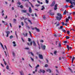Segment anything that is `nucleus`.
I'll list each match as a JSON object with an SVG mask.
<instances>
[{"label":"nucleus","instance_id":"obj_37","mask_svg":"<svg viewBox=\"0 0 75 75\" xmlns=\"http://www.w3.org/2000/svg\"><path fill=\"white\" fill-rule=\"evenodd\" d=\"M66 39H69V37L68 36H67L66 37Z\"/></svg>","mask_w":75,"mask_h":75},{"label":"nucleus","instance_id":"obj_51","mask_svg":"<svg viewBox=\"0 0 75 75\" xmlns=\"http://www.w3.org/2000/svg\"><path fill=\"white\" fill-rule=\"evenodd\" d=\"M64 44H67V41H65L64 42Z\"/></svg>","mask_w":75,"mask_h":75},{"label":"nucleus","instance_id":"obj_47","mask_svg":"<svg viewBox=\"0 0 75 75\" xmlns=\"http://www.w3.org/2000/svg\"><path fill=\"white\" fill-rule=\"evenodd\" d=\"M69 31L68 30L67 32V34H69Z\"/></svg>","mask_w":75,"mask_h":75},{"label":"nucleus","instance_id":"obj_28","mask_svg":"<svg viewBox=\"0 0 75 75\" xmlns=\"http://www.w3.org/2000/svg\"><path fill=\"white\" fill-rule=\"evenodd\" d=\"M6 69H9V66L8 65H7L6 67Z\"/></svg>","mask_w":75,"mask_h":75},{"label":"nucleus","instance_id":"obj_40","mask_svg":"<svg viewBox=\"0 0 75 75\" xmlns=\"http://www.w3.org/2000/svg\"><path fill=\"white\" fill-rule=\"evenodd\" d=\"M30 58L32 61H34V59H33V58H32V57H30Z\"/></svg>","mask_w":75,"mask_h":75},{"label":"nucleus","instance_id":"obj_27","mask_svg":"<svg viewBox=\"0 0 75 75\" xmlns=\"http://www.w3.org/2000/svg\"><path fill=\"white\" fill-rule=\"evenodd\" d=\"M63 28V26H61L60 27V28H59V29H62Z\"/></svg>","mask_w":75,"mask_h":75},{"label":"nucleus","instance_id":"obj_43","mask_svg":"<svg viewBox=\"0 0 75 75\" xmlns=\"http://www.w3.org/2000/svg\"><path fill=\"white\" fill-rule=\"evenodd\" d=\"M59 47H61V44L60 43H59Z\"/></svg>","mask_w":75,"mask_h":75},{"label":"nucleus","instance_id":"obj_38","mask_svg":"<svg viewBox=\"0 0 75 75\" xmlns=\"http://www.w3.org/2000/svg\"><path fill=\"white\" fill-rule=\"evenodd\" d=\"M74 59H75V57H73V58L72 59V61H74Z\"/></svg>","mask_w":75,"mask_h":75},{"label":"nucleus","instance_id":"obj_16","mask_svg":"<svg viewBox=\"0 0 75 75\" xmlns=\"http://www.w3.org/2000/svg\"><path fill=\"white\" fill-rule=\"evenodd\" d=\"M40 67V65L39 64H38L36 67H35V69H38V67Z\"/></svg>","mask_w":75,"mask_h":75},{"label":"nucleus","instance_id":"obj_26","mask_svg":"<svg viewBox=\"0 0 75 75\" xmlns=\"http://www.w3.org/2000/svg\"><path fill=\"white\" fill-rule=\"evenodd\" d=\"M59 42V40H58L56 42V45H58V43Z\"/></svg>","mask_w":75,"mask_h":75},{"label":"nucleus","instance_id":"obj_44","mask_svg":"<svg viewBox=\"0 0 75 75\" xmlns=\"http://www.w3.org/2000/svg\"><path fill=\"white\" fill-rule=\"evenodd\" d=\"M12 54L13 56H15V53L14 52H13Z\"/></svg>","mask_w":75,"mask_h":75},{"label":"nucleus","instance_id":"obj_36","mask_svg":"<svg viewBox=\"0 0 75 75\" xmlns=\"http://www.w3.org/2000/svg\"><path fill=\"white\" fill-rule=\"evenodd\" d=\"M68 21H69V19H67L66 20V23H67V22H68Z\"/></svg>","mask_w":75,"mask_h":75},{"label":"nucleus","instance_id":"obj_19","mask_svg":"<svg viewBox=\"0 0 75 75\" xmlns=\"http://www.w3.org/2000/svg\"><path fill=\"white\" fill-rule=\"evenodd\" d=\"M0 45H1L2 48H3V50H4V47H3V45H2V44L1 43V42H0Z\"/></svg>","mask_w":75,"mask_h":75},{"label":"nucleus","instance_id":"obj_1","mask_svg":"<svg viewBox=\"0 0 75 75\" xmlns=\"http://www.w3.org/2000/svg\"><path fill=\"white\" fill-rule=\"evenodd\" d=\"M66 2L67 3H70L71 5V6H69V7L70 8H73V7H74V6L73 5V4L75 6V3L74 2H72V1L71 0H66Z\"/></svg>","mask_w":75,"mask_h":75},{"label":"nucleus","instance_id":"obj_61","mask_svg":"<svg viewBox=\"0 0 75 75\" xmlns=\"http://www.w3.org/2000/svg\"><path fill=\"white\" fill-rule=\"evenodd\" d=\"M59 24L58 23L57 24V25L56 26L58 27V26H59Z\"/></svg>","mask_w":75,"mask_h":75},{"label":"nucleus","instance_id":"obj_55","mask_svg":"<svg viewBox=\"0 0 75 75\" xmlns=\"http://www.w3.org/2000/svg\"><path fill=\"white\" fill-rule=\"evenodd\" d=\"M57 6H58V5L56 4H55V5L54 7H57Z\"/></svg>","mask_w":75,"mask_h":75},{"label":"nucleus","instance_id":"obj_3","mask_svg":"<svg viewBox=\"0 0 75 75\" xmlns=\"http://www.w3.org/2000/svg\"><path fill=\"white\" fill-rule=\"evenodd\" d=\"M40 45L41 46V47H42V49L43 50H45V47L46 46L45 45H44L43 46L42 45V44H41Z\"/></svg>","mask_w":75,"mask_h":75},{"label":"nucleus","instance_id":"obj_24","mask_svg":"<svg viewBox=\"0 0 75 75\" xmlns=\"http://www.w3.org/2000/svg\"><path fill=\"white\" fill-rule=\"evenodd\" d=\"M37 42L38 43V45L39 46V49H40V44H39V43H38V41H37Z\"/></svg>","mask_w":75,"mask_h":75},{"label":"nucleus","instance_id":"obj_2","mask_svg":"<svg viewBox=\"0 0 75 75\" xmlns=\"http://www.w3.org/2000/svg\"><path fill=\"white\" fill-rule=\"evenodd\" d=\"M57 16H56V18L57 20H58L59 21H60L62 17V15L60 13H58L57 14Z\"/></svg>","mask_w":75,"mask_h":75},{"label":"nucleus","instance_id":"obj_56","mask_svg":"<svg viewBox=\"0 0 75 75\" xmlns=\"http://www.w3.org/2000/svg\"><path fill=\"white\" fill-rule=\"evenodd\" d=\"M43 18L44 20H45V19H46V18L45 16H43Z\"/></svg>","mask_w":75,"mask_h":75},{"label":"nucleus","instance_id":"obj_59","mask_svg":"<svg viewBox=\"0 0 75 75\" xmlns=\"http://www.w3.org/2000/svg\"><path fill=\"white\" fill-rule=\"evenodd\" d=\"M26 6L27 7H28V4H25Z\"/></svg>","mask_w":75,"mask_h":75},{"label":"nucleus","instance_id":"obj_58","mask_svg":"<svg viewBox=\"0 0 75 75\" xmlns=\"http://www.w3.org/2000/svg\"><path fill=\"white\" fill-rule=\"evenodd\" d=\"M4 18L5 19H6V18H7V15L6 16V17H5Z\"/></svg>","mask_w":75,"mask_h":75},{"label":"nucleus","instance_id":"obj_14","mask_svg":"<svg viewBox=\"0 0 75 75\" xmlns=\"http://www.w3.org/2000/svg\"><path fill=\"white\" fill-rule=\"evenodd\" d=\"M28 54H31L33 56H34V54H33V53L32 52H28Z\"/></svg>","mask_w":75,"mask_h":75},{"label":"nucleus","instance_id":"obj_32","mask_svg":"<svg viewBox=\"0 0 75 75\" xmlns=\"http://www.w3.org/2000/svg\"><path fill=\"white\" fill-rule=\"evenodd\" d=\"M62 30L63 32H64V33H66V30H65L64 29H63Z\"/></svg>","mask_w":75,"mask_h":75},{"label":"nucleus","instance_id":"obj_42","mask_svg":"<svg viewBox=\"0 0 75 75\" xmlns=\"http://www.w3.org/2000/svg\"><path fill=\"white\" fill-rule=\"evenodd\" d=\"M45 67H48V65L47 64H45Z\"/></svg>","mask_w":75,"mask_h":75},{"label":"nucleus","instance_id":"obj_45","mask_svg":"<svg viewBox=\"0 0 75 75\" xmlns=\"http://www.w3.org/2000/svg\"><path fill=\"white\" fill-rule=\"evenodd\" d=\"M57 7H55L54 8V10H57Z\"/></svg>","mask_w":75,"mask_h":75},{"label":"nucleus","instance_id":"obj_10","mask_svg":"<svg viewBox=\"0 0 75 75\" xmlns=\"http://www.w3.org/2000/svg\"><path fill=\"white\" fill-rule=\"evenodd\" d=\"M33 42L34 46H35V47H36L37 45H36V43H35V41H34V40H33Z\"/></svg>","mask_w":75,"mask_h":75},{"label":"nucleus","instance_id":"obj_34","mask_svg":"<svg viewBox=\"0 0 75 75\" xmlns=\"http://www.w3.org/2000/svg\"><path fill=\"white\" fill-rule=\"evenodd\" d=\"M35 6H36V7H38V6H40V5L37 4L35 5Z\"/></svg>","mask_w":75,"mask_h":75},{"label":"nucleus","instance_id":"obj_63","mask_svg":"<svg viewBox=\"0 0 75 75\" xmlns=\"http://www.w3.org/2000/svg\"><path fill=\"white\" fill-rule=\"evenodd\" d=\"M54 37H57V35H56V34H54Z\"/></svg>","mask_w":75,"mask_h":75},{"label":"nucleus","instance_id":"obj_7","mask_svg":"<svg viewBox=\"0 0 75 75\" xmlns=\"http://www.w3.org/2000/svg\"><path fill=\"white\" fill-rule=\"evenodd\" d=\"M29 12L30 13H32V9H31V8L30 7L29 9Z\"/></svg>","mask_w":75,"mask_h":75},{"label":"nucleus","instance_id":"obj_53","mask_svg":"<svg viewBox=\"0 0 75 75\" xmlns=\"http://www.w3.org/2000/svg\"><path fill=\"white\" fill-rule=\"evenodd\" d=\"M69 7V6H68V5H66L65 6V7L66 8H67V7Z\"/></svg>","mask_w":75,"mask_h":75},{"label":"nucleus","instance_id":"obj_64","mask_svg":"<svg viewBox=\"0 0 75 75\" xmlns=\"http://www.w3.org/2000/svg\"><path fill=\"white\" fill-rule=\"evenodd\" d=\"M13 47H16V44H14L13 45Z\"/></svg>","mask_w":75,"mask_h":75},{"label":"nucleus","instance_id":"obj_48","mask_svg":"<svg viewBox=\"0 0 75 75\" xmlns=\"http://www.w3.org/2000/svg\"><path fill=\"white\" fill-rule=\"evenodd\" d=\"M18 4H19V5H20V4H21V3L20 2H18Z\"/></svg>","mask_w":75,"mask_h":75},{"label":"nucleus","instance_id":"obj_33","mask_svg":"<svg viewBox=\"0 0 75 75\" xmlns=\"http://www.w3.org/2000/svg\"><path fill=\"white\" fill-rule=\"evenodd\" d=\"M45 1H46V3H47V4H48V2H49L47 0H46Z\"/></svg>","mask_w":75,"mask_h":75},{"label":"nucleus","instance_id":"obj_6","mask_svg":"<svg viewBox=\"0 0 75 75\" xmlns=\"http://www.w3.org/2000/svg\"><path fill=\"white\" fill-rule=\"evenodd\" d=\"M39 57L40 59H43V56H42V55L39 54Z\"/></svg>","mask_w":75,"mask_h":75},{"label":"nucleus","instance_id":"obj_13","mask_svg":"<svg viewBox=\"0 0 75 75\" xmlns=\"http://www.w3.org/2000/svg\"><path fill=\"white\" fill-rule=\"evenodd\" d=\"M67 14V11L66 10H65L64 11L63 13V15H65Z\"/></svg>","mask_w":75,"mask_h":75},{"label":"nucleus","instance_id":"obj_31","mask_svg":"<svg viewBox=\"0 0 75 75\" xmlns=\"http://www.w3.org/2000/svg\"><path fill=\"white\" fill-rule=\"evenodd\" d=\"M13 21H14L13 23H16V19H14Z\"/></svg>","mask_w":75,"mask_h":75},{"label":"nucleus","instance_id":"obj_54","mask_svg":"<svg viewBox=\"0 0 75 75\" xmlns=\"http://www.w3.org/2000/svg\"><path fill=\"white\" fill-rule=\"evenodd\" d=\"M26 50H29V48L28 47H26L25 48Z\"/></svg>","mask_w":75,"mask_h":75},{"label":"nucleus","instance_id":"obj_18","mask_svg":"<svg viewBox=\"0 0 75 75\" xmlns=\"http://www.w3.org/2000/svg\"><path fill=\"white\" fill-rule=\"evenodd\" d=\"M22 12H23V13H26L27 12V11L25 10H22L21 11Z\"/></svg>","mask_w":75,"mask_h":75},{"label":"nucleus","instance_id":"obj_35","mask_svg":"<svg viewBox=\"0 0 75 75\" xmlns=\"http://www.w3.org/2000/svg\"><path fill=\"white\" fill-rule=\"evenodd\" d=\"M57 51L56 50L54 52V54H57Z\"/></svg>","mask_w":75,"mask_h":75},{"label":"nucleus","instance_id":"obj_49","mask_svg":"<svg viewBox=\"0 0 75 75\" xmlns=\"http://www.w3.org/2000/svg\"><path fill=\"white\" fill-rule=\"evenodd\" d=\"M69 70H70V71H71V72H72V71L71 69H70V68H69Z\"/></svg>","mask_w":75,"mask_h":75},{"label":"nucleus","instance_id":"obj_52","mask_svg":"<svg viewBox=\"0 0 75 75\" xmlns=\"http://www.w3.org/2000/svg\"><path fill=\"white\" fill-rule=\"evenodd\" d=\"M21 25L22 26H23V25H24V23H23V22H21Z\"/></svg>","mask_w":75,"mask_h":75},{"label":"nucleus","instance_id":"obj_8","mask_svg":"<svg viewBox=\"0 0 75 75\" xmlns=\"http://www.w3.org/2000/svg\"><path fill=\"white\" fill-rule=\"evenodd\" d=\"M2 23H4V24L5 25H8L7 24V22H5L3 21H2Z\"/></svg>","mask_w":75,"mask_h":75},{"label":"nucleus","instance_id":"obj_60","mask_svg":"<svg viewBox=\"0 0 75 75\" xmlns=\"http://www.w3.org/2000/svg\"><path fill=\"white\" fill-rule=\"evenodd\" d=\"M62 25H64L65 24V23L64 22H62Z\"/></svg>","mask_w":75,"mask_h":75},{"label":"nucleus","instance_id":"obj_57","mask_svg":"<svg viewBox=\"0 0 75 75\" xmlns=\"http://www.w3.org/2000/svg\"><path fill=\"white\" fill-rule=\"evenodd\" d=\"M31 5V7H33V8H34V6H33V4H30Z\"/></svg>","mask_w":75,"mask_h":75},{"label":"nucleus","instance_id":"obj_41","mask_svg":"<svg viewBox=\"0 0 75 75\" xmlns=\"http://www.w3.org/2000/svg\"><path fill=\"white\" fill-rule=\"evenodd\" d=\"M22 1H24L25 2L26 1H29V0H22Z\"/></svg>","mask_w":75,"mask_h":75},{"label":"nucleus","instance_id":"obj_46","mask_svg":"<svg viewBox=\"0 0 75 75\" xmlns=\"http://www.w3.org/2000/svg\"><path fill=\"white\" fill-rule=\"evenodd\" d=\"M28 41L29 42L31 41V39H30V38H28Z\"/></svg>","mask_w":75,"mask_h":75},{"label":"nucleus","instance_id":"obj_22","mask_svg":"<svg viewBox=\"0 0 75 75\" xmlns=\"http://www.w3.org/2000/svg\"><path fill=\"white\" fill-rule=\"evenodd\" d=\"M50 16H54V13H50Z\"/></svg>","mask_w":75,"mask_h":75},{"label":"nucleus","instance_id":"obj_62","mask_svg":"<svg viewBox=\"0 0 75 75\" xmlns=\"http://www.w3.org/2000/svg\"><path fill=\"white\" fill-rule=\"evenodd\" d=\"M27 14L28 16H30V13H27Z\"/></svg>","mask_w":75,"mask_h":75},{"label":"nucleus","instance_id":"obj_4","mask_svg":"<svg viewBox=\"0 0 75 75\" xmlns=\"http://www.w3.org/2000/svg\"><path fill=\"white\" fill-rule=\"evenodd\" d=\"M55 4V1H54L52 2V3L50 5V6L51 7H53V6H54V5Z\"/></svg>","mask_w":75,"mask_h":75},{"label":"nucleus","instance_id":"obj_12","mask_svg":"<svg viewBox=\"0 0 75 75\" xmlns=\"http://www.w3.org/2000/svg\"><path fill=\"white\" fill-rule=\"evenodd\" d=\"M23 35H24V37H27V35H28V33H26L25 35L24 33H23Z\"/></svg>","mask_w":75,"mask_h":75},{"label":"nucleus","instance_id":"obj_25","mask_svg":"<svg viewBox=\"0 0 75 75\" xmlns=\"http://www.w3.org/2000/svg\"><path fill=\"white\" fill-rule=\"evenodd\" d=\"M29 34H30V37H32V35H31V32H30V31H29Z\"/></svg>","mask_w":75,"mask_h":75},{"label":"nucleus","instance_id":"obj_30","mask_svg":"<svg viewBox=\"0 0 75 75\" xmlns=\"http://www.w3.org/2000/svg\"><path fill=\"white\" fill-rule=\"evenodd\" d=\"M9 38L10 39H11V38H13V36L11 35L10 37Z\"/></svg>","mask_w":75,"mask_h":75},{"label":"nucleus","instance_id":"obj_50","mask_svg":"<svg viewBox=\"0 0 75 75\" xmlns=\"http://www.w3.org/2000/svg\"><path fill=\"white\" fill-rule=\"evenodd\" d=\"M20 7L21 8H23V6L22 5H21L20 6Z\"/></svg>","mask_w":75,"mask_h":75},{"label":"nucleus","instance_id":"obj_20","mask_svg":"<svg viewBox=\"0 0 75 75\" xmlns=\"http://www.w3.org/2000/svg\"><path fill=\"white\" fill-rule=\"evenodd\" d=\"M28 21L30 23V24H33V23H32V22H31V21L30 20L28 19Z\"/></svg>","mask_w":75,"mask_h":75},{"label":"nucleus","instance_id":"obj_15","mask_svg":"<svg viewBox=\"0 0 75 75\" xmlns=\"http://www.w3.org/2000/svg\"><path fill=\"white\" fill-rule=\"evenodd\" d=\"M42 8L41 9V10H43L44 9H45V7L44 6H42Z\"/></svg>","mask_w":75,"mask_h":75},{"label":"nucleus","instance_id":"obj_39","mask_svg":"<svg viewBox=\"0 0 75 75\" xmlns=\"http://www.w3.org/2000/svg\"><path fill=\"white\" fill-rule=\"evenodd\" d=\"M40 42H44V40H40Z\"/></svg>","mask_w":75,"mask_h":75},{"label":"nucleus","instance_id":"obj_5","mask_svg":"<svg viewBox=\"0 0 75 75\" xmlns=\"http://www.w3.org/2000/svg\"><path fill=\"white\" fill-rule=\"evenodd\" d=\"M6 33H7L6 37H8V35H9L10 33V31H6Z\"/></svg>","mask_w":75,"mask_h":75},{"label":"nucleus","instance_id":"obj_23","mask_svg":"<svg viewBox=\"0 0 75 75\" xmlns=\"http://www.w3.org/2000/svg\"><path fill=\"white\" fill-rule=\"evenodd\" d=\"M3 60L4 62V64H5V65H7V63H6V61H4V59H3Z\"/></svg>","mask_w":75,"mask_h":75},{"label":"nucleus","instance_id":"obj_11","mask_svg":"<svg viewBox=\"0 0 75 75\" xmlns=\"http://www.w3.org/2000/svg\"><path fill=\"white\" fill-rule=\"evenodd\" d=\"M46 71L49 72L50 73H51V69H48Z\"/></svg>","mask_w":75,"mask_h":75},{"label":"nucleus","instance_id":"obj_17","mask_svg":"<svg viewBox=\"0 0 75 75\" xmlns=\"http://www.w3.org/2000/svg\"><path fill=\"white\" fill-rule=\"evenodd\" d=\"M35 28V29L37 31H38V32H39V31H40V29H37V28Z\"/></svg>","mask_w":75,"mask_h":75},{"label":"nucleus","instance_id":"obj_21","mask_svg":"<svg viewBox=\"0 0 75 75\" xmlns=\"http://www.w3.org/2000/svg\"><path fill=\"white\" fill-rule=\"evenodd\" d=\"M20 72L21 75H24L23 72V71H20Z\"/></svg>","mask_w":75,"mask_h":75},{"label":"nucleus","instance_id":"obj_29","mask_svg":"<svg viewBox=\"0 0 75 75\" xmlns=\"http://www.w3.org/2000/svg\"><path fill=\"white\" fill-rule=\"evenodd\" d=\"M67 48L68 49V51H69V45H67Z\"/></svg>","mask_w":75,"mask_h":75},{"label":"nucleus","instance_id":"obj_9","mask_svg":"<svg viewBox=\"0 0 75 75\" xmlns=\"http://www.w3.org/2000/svg\"><path fill=\"white\" fill-rule=\"evenodd\" d=\"M40 72H42V73H44L45 72V70H42L41 69H40Z\"/></svg>","mask_w":75,"mask_h":75}]
</instances>
